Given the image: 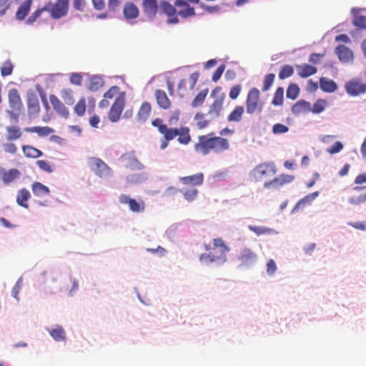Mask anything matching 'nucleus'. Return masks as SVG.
I'll return each mask as SVG.
<instances>
[{
    "instance_id": "nucleus-1",
    "label": "nucleus",
    "mask_w": 366,
    "mask_h": 366,
    "mask_svg": "<svg viewBox=\"0 0 366 366\" xmlns=\"http://www.w3.org/2000/svg\"><path fill=\"white\" fill-rule=\"evenodd\" d=\"M230 148L229 139L215 136L214 133L198 137V141L194 145V151L201 155L205 156L213 152L222 153Z\"/></svg>"
},
{
    "instance_id": "nucleus-2",
    "label": "nucleus",
    "mask_w": 366,
    "mask_h": 366,
    "mask_svg": "<svg viewBox=\"0 0 366 366\" xmlns=\"http://www.w3.org/2000/svg\"><path fill=\"white\" fill-rule=\"evenodd\" d=\"M204 248L207 252L199 256V261L202 264H224L227 262V254L230 248L222 238H214L211 243L204 244Z\"/></svg>"
},
{
    "instance_id": "nucleus-3",
    "label": "nucleus",
    "mask_w": 366,
    "mask_h": 366,
    "mask_svg": "<svg viewBox=\"0 0 366 366\" xmlns=\"http://www.w3.org/2000/svg\"><path fill=\"white\" fill-rule=\"evenodd\" d=\"M152 124L158 129L159 132L167 140H173L176 137H178V142L181 144L187 145L191 142L190 130L187 127L169 128L159 118L154 119Z\"/></svg>"
},
{
    "instance_id": "nucleus-4",
    "label": "nucleus",
    "mask_w": 366,
    "mask_h": 366,
    "mask_svg": "<svg viewBox=\"0 0 366 366\" xmlns=\"http://www.w3.org/2000/svg\"><path fill=\"white\" fill-rule=\"evenodd\" d=\"M277 172V169L273 162H264L257 165L249 173L251 179L259 182L269 178Z\"/></svg>"
},
{
    "instance_id": "nucleus-5",
    "label": "nucleus",
    "mask_w": 366,
    "mask_h": 366,
    "mask_svg": "<svg viewBox=\"0 0 366 366\" xmlns=\"http://www.w3.org/2000/svg\"><path fill=\"white\" fill-rule=\"evenodd\" d=\"M220 92L221 88L219 86L215 87L212 91L211 97H214V100L209 106L207 112V115L209 117L210 120L219 117L222 110L225 94Z\"/></svg>"
},
{
    "instance_id": "nucleus-6",
    "label": "nucleus",
    "mask_w": 366,
    "mask_h": 366,
    "mask_svg": "<svg viewBox=\"0 0 366 366\" xmlns=\"http://www.w3.org/2000/svg\"><path fill=\"white\" fill-rule=\"evenodd\" d=\"M246 111L249 114L261 113L263 109V102L260 100V92L257 88H252L246 99Z\"/></svg>"
},
{
    "instance_id": "nucleus-7",
    "label": "nucleus",
    "mask_w": 366,
    "mask_h": 366,
    "mask_svg": "<svg viewBox=\"0 0 366 366\" xmlns=\"http://www.w3.org/2000/svg\"><path fill=\"white\" fill-rule=\"evenodd\" d=\"M8 102L11 111H9V115L18 121L19 116L16 112H20L23 108V103L19 91L16 89H11L8 92Z\"/></svg>"
},
{
    "instance_id": "nucleus-8",
    "label": "nucleus",
    "mask_w": 366,
    "mask_h": 366,
    "mask_svg": "<svg viewBox=\"0 0 366 366\" xmlns=\"http://www.w3.org/2000/svg\"><path fill=\"white\" fill-rule=\"evenodd\" d=\"M69 0H56L55 3L48 2V11L53 19H59L66 15Z\"/></svg>"
},
{
    "instance_id": "nucleus-9",
    "label": "nucleus",
    "mask_w": 366,
    "mask_h": 366,
    "mask_svg": "<svg viewBox=\"0 0 366 366\" xmlns=\"http://www.w3.org/2000/svg\"><path fill=\"white\" fill-rule=\"evenodd\" d=\"M345 89L349 96H361L366 94V83L360 79L355 78L345 84Z\"/></svg>"
},
{
    "instance_id": "nucleus-10",
    "label": "nucleus",
    "mask_w": 366,
    "mask_h": 366,
    "mask_svg": "<svg viewBox=\"0 0 366 366\" xmlns=\"http://www.w3.org/2000/svg\"><path fill=\"white\" fill-rule=\"evenodd\" d=\"M256 253L247 247L239 249L237 254V260L239 262L240 267H248L257 261Z\"/></svg>"
},
{
    "instance_id": "nucleus-11",
    "label": "nucleus",
    "mask_w": 366,
    "mask_h": 366,
    "mask_svg": "<svg viewBox=\"0 0 366 366\" xmlns=\"http://www.w3.org/2000/svg\"><path fill=\"white\" fill-rule=\"evenodd\" d=\"M124 106L125 95L122 92L116 97L108 114V118L112 122H117L119 119Z\"/></svg>"
},
{
    "instance_id": "nucleus-12",
    "label": "nucleus",
    "mask_w": 366,
    "mask_h": 366,
    "mask_svg": "<svg viewBox=\"0 0 366 366\" xmlns=\"http://www.w3.org/2000/svg\"><path fill=\"white\" fill-rule=\"evenodd\" d=\"M93 172L99 178L107 179L112 175L111 168L102 159H93Z\"/></svg>"
},
{
    "instance_id": "nucleus-13",
    "label": "nucleus",
    "mask_w": 366,
    "mask_h": 366,
    "mask_svg": "<svg viewBox=\"0 0 366 366\" xmlns=\"http://www.w3.org/2000/svg\"><path fill=\"white\" fill-rule=\"evenodd\" d=\"M21 177V172L16 169L11 168L6 169L4 167H0V179H1L3 184L6 186H9L18 180Z\"/></svg>"
},
{
    "instance_id": "nucleus-14",
    "label": "nucleus",
    "mask_w": 366,
    "mask_h": 366,
    "mask_svg": "<svg viewBox=\"0 0 366 366\" xmlns=\"http://www.w3.org/2000/svg\"><path fill=\"white\" fill-rule=\"evenodd\" d=\"M26 97L29 117L34 119L39 114L41 109L39 98L33 92H28Z\"/></svg>"
},
{
    "instance_id": "nucleus-15",
    "label": "nucleus",
    "mask_w": 366,
    "mask_h": 366,
    "mask_svg": "<svg viewBox=\"0 0 366 366\" xmlns=\"http://www.w3.org/2000/svg\"><path fill=\"white\" fill-rule=\"evenodd\" d=\"M176 6L172 5L169 2L162 1L160 3V8L164 14H165L168 18L167 23L169 24H174L179 23L178 14L175 8Z\"/></svg>"
},
{
    "instance_id": "nucleus-16",
    "label": "nucleus",
    "mask_w": 366,
    "mask_h": 366,
    "mask_svg": "<svg viewBox=\"0 0 366 366\" xmlns=\"http://www.w3.org/2000/svg\"><path fill=\"white\" fill-rule=\"evenodd\" d=\"M294 176L290 174H280L270 181H267L264 183L265 189H278L285 184L290 183L293 181Z\"/></svg>"
},
{
    "instance_id": "nucleus-17",
    "label": "nucleus",
    "mask_w": 366,
    "mask_h": 366,
    "mask_svg": "<svg viewBox=\"0 0 366 366\" xmlns=\"http://www.w3.org/2000/svg\"><path fill=\"white\" fill-rule=\"evenodd\" d=\"M119 200L122 204H128L129 209L133 212L139 213L144 210V204L143 202H138L127 194H121L119 197Z\"/></svg>"
},
{
    "instance_id": "nucleus-18",
    "label": "nucleus",
    "mask_w": 366,
    "mask_h": 366,
    "mask_svg": "<svg viewBox=\"0 0 366 366\" xmlns=\"http://www.w3.org/2000/svg\"><path fill=\"white\" fill-rule=\"evenodd\" d=\"M179 182L187 187H196L201 186L204 182V174L199 172L195 174L182 177L179 178Z\"/></svg>"
},
{
    "instance_id": "nucleus-19",
    "label": "nucleus",
    "mask_w": 366,
    "mask_h": 366,
    "mask_svg": "<svg viewBox=\"0 0 366 366\" xmlns=\"http://www.w3.org/2000/svg\"><path fill=\"white\" fill-rule=\"evenodd\" d=\"M174 6L179 8L177 14L182 18H188L195 15L194 8L190 6L186 0H176Z\"/></svg>"
},
{
    "instance_id": "nucleus-20",
    "label": "nucleus",
    "mask_w": 366,
    "mask_h": 366,
    "mask_svg": "<svg viewBox=\"0 0 366 366\" xmlns=\"http://www.w3.org/2000/svg\"><path fill=\"white\" fill-rule=\"evenodd\" d=\"M142 10L150 19H154L158 11L157 0H142Z\"/></svg>"
},
{
    "instance_id": "nucleus-21",
    "label": "nucleus",
    "mask_w": 366,
    "mask_h": 366,
    "mask_svg": "<svg viewBox=\"0 0 366 366\" xmlns=\"http://www.w3.org/2000/svg\"><path fill=\"white\" fill-rule=\"evenodd\" d=\"M50 102L54 109L62 117L66 119L69 117V111L59 98L51 94L49 96Z\"/></svg>"
},
{
    "instance_id": "nucleus-22",
    "label": "nucleus",
    "mask_w": 366,
    "mask_h": 366,
    "mask_svg": "<svg viewBox=\"0 0 366 366\" xmlns=\"http://www.w3.org/2000/svg\"><path fill=\"white\" fill-rule=\"evenodd\" d=\"M124 17L129 21L137 19L139 15L138 6L132 2H127L124 4L123 9Z\"/></svg>"
},
{
    "instance_id": "nucleus-23",
    "label": "nucleus",
    "mask_w": 366,
    "mask_h": 366,
    "mask_svg": "<svg viewBox=\"0 0 366 366\" xmlns=\"http://www.w3.org/2000/svg\"><path fill=\"white\" fill-rule=\"evenodd\" d=\"M6 139L8 142H14L21 138L23 131L19 126L11 125L6 127Z\"/></svg>"
},
{
    "instance_id": "nucleus-24",
    "label": "nucleus",
    "mask_w": 366,
    "mask_h": 366,
    "mask_svg": "<svg viewBox=\"0 0 366 366\" xmlns=\"http://www.w3.org/2000/svg\"><path fill=\"white\" fill-rule=\"evenodd\" d=\"M154 95L159 107L163 109H169L171 107L172 102L164 90L157 89Z\"/></svg>"
},
{
    "instance_id": "nucleus-25",
    "label": "nucleus",
    "mask_w": 366,
    "mask_h": 366,
    "mask_svg": "<svg viewBox=\"0 0 366 366\" xmlns=\"http://www.w3.org/2000/svg\"><path fill=\"white\" fill-rule=\"evenodd\" d=\"M31 5L32 0H25L22 4H21L16 11V19L19 21L25 19L30 11Z\"/></svg>"
},
{
    "instance_id": "nucleus-26",
    "label": "nucleus",
    "mask_w": 366,
    "mask_h": 366,
    "mask_svg": "<svg viewBox=\"0 0 366 366\" xmlns=\"http://www.w3.org/2000/svg\"><path fill=\"white\" fill-rule=\"evenodd\" d=\"M30 198V192L26 188L19 189L16 193V203L24 209L29 208L28 201Z\"/></svg>"
},
{
    "instance_id": "nucleus-27",
    "label": "nucleus",
    "mask_w": 366,
    "mask_h": 366,
    "mask_svg": "<svg viewBox=\"0 0 366 366\" xmlns=\"http://www.w3.org/2000/svg\"><path fill=\"white\" fill-rule=\"evenodd\" d=\"M335 53L342 61L348 62L353 59L352 51L345 45H339L335 49Z\"/></svg>"
},
{
    "instance_id": "nucleus-28",
    "label": "nucleus",
    "mask_w": 366,
    "mask_h": 366,
    "mask_svg": "<svg viewBox=\"0 0 366 366\" xmlns=\"http://www.w3.org/2000/svg\"><path fill=\"white\" fill-rule=\"evenodd\" d=\"M298 75L302 78H307L316 74L317 69L315 66H311L307 64L296 66Z\"/></svg>"
},
{
    "instance_id": "nucleus-29",
    "label": "nucleus",
    "mask_w": 366,
    "mask_h": 366,
    "mask_svg": "<svg viewBox=\"0 0 366 366\" xmlns=\"http://www.w3.org/2000/svg\"><path fill=\"white\" fill-rule=\"evenodd\" d=\"M320 87L323 92L327 93L335 92L338 88L337 84L333 80L326 77L320 79Z\"/></svg>"
},
{
    "instance_id": "nucleus-30",
    "label": "nucleus",
    "mask_w": 366,
    "mask_h": 366,
    "mask_svg": "<svg viewBox=\"0 0 366 366\" xmlns=\"http://www.w3.org/2000/svg\"><path fill=\"white\" fill-rule=\"evenodd\" d=\"M31 190L34 195L39 197L49 195L50 193L49 187L39 182H34L31 184Z\"/></svg>"
},
{
    "instance_id": "nucleus-31",
    "label": "nucleus",
    "mask_w": 366,
    "mask_h": 366,
    "mask_svg": "<svg viewBox=\"0 0 366 366\" xmlns=\"http://www.w3.org/2000/svg\"><path fill=\"white\" fill-rule=\"evenodd\" d=\"M311 104L310 102L305 100H300L297 102L292 107V112L295 114H300L301 113H307L310 112Z\"/></svg>"
},
{
    "instance_id": "nucleus-32",
    "label": "nucleus",
    "mask_w": 366,
    "mask_h": 366,
    "mask_svg": "<svg viewBox=\"0 0 366 366\" xmlns=\"http://www.w3.org/2000/svg\"><path fill=\"white\" fill-rule=\"evenodd\" d=\"M24 130L26 132L36 133L39 137H46L54 132V129L49 127H26Z\"/></svg>"
},
{
    "instance_id": "nucleus-33",
    "label": "nucleus",
    "mask_w": 366,
    "mask_h": 366,
    "mask_svg": "<svg viewBox=\"0 0 366 366\" xmlns=\"http://www.w3.org/2000/svg\"><path fill=\"white\" fill-rule=\"evenodd\" d=\"M78 287V282L76 279L71 276L66 277L64 279L61 286V290L68 291L69 295H71Z\"/></svg>"
},
{
    "instance_id": "nucleus-34",
    "label": "nucleus",
    "mask_w": 366,
    "mask_h": 366,
    "mask_svg": "<svg viewBox=\"0 0 366 366\" xmlns=\"http://www.w3.org/2000/svg\"><path fill=\"white\" fill-rule=\"evenodd\" d=\"M244 113V107L242 106H237L228 115L227 121L229 122H239L242 119Z\"/></svg>"
},
{
    "instance_id": "nucleus-35",
    "label": "nucleus",
    "mask_w": 366,
    "mask_h": 366,
    "mask_svg": "<svg viewBox=\"0 0 366 366\" xmlns=\"http://www.w3.org/2000/svg\"><path fill=\"white\" fill-rule=\"evenodd\" d=\"M22 151L24 154L28 158L36 159L41 157L43 154L41 151L31 145H24Z\"/></svg>"
},
{
    "instance_id": "nucleus-36",
    "label": "nucleus",
    "mask_w": 366,
    "mask_h": 366,
    "mask_svg": "<svg viewBox=\"0 0 366 366\" xmlns=\"http://www.w3.org/2000/svg\"><path fill=\"white\" fill-rule=\"evenodd\" d=\"M184 199L188 202L194 201L199 194V191L196 187H188L180 190Z\"/></svg>"
},
{
    "instance_id": "nucleus-37",
    "label": "nucleus",
    "mask_w": 366,
    "mask_h": 366,
    "mask_svg": "<svg viewBox=\"0 0 366 366\" xmlns=\"http://www.w3.org/2000/svg\"><path fill=\"white\" fill-rule=\"evenodd\" d=\"M49 332L55 341L59 342L66 340L65 331L60 325H56L54 328L49 330Z\"/></svg>"
},
{
    "instance_id": "nucleus-38",
    "label": "nucleus",
    "mask_w": 366,
    "mask_h": 366,
    "mask_svg": "<svg viewBox=\"0 0 366 366\" xmlns=\"http://www.w3.org/2000/svg\"><path fill=\"white\" fill-rule=\"evenodd\" d=\"M152 112L151 105L149 103L143 102L138 112V118L140 120L145 121L149 117Z\"/></svg>"
},
{
    "instance_id": "nucleus-39",
    "label": "nucleus",
    "mask_w": 366,
    "mask_h": 366,
    "mask_svg": "<svg viewBox=\"0 0 366 366\" xmlns=\"http://www.w3.org/2000/svg\"><path fill=\"white\" fill-rule=\"evenodd\" d=\"M248 229L253 232L256 235L260 236L263 234H270L274 232V229L266 227H259L254 225H249Z\"/></svg>"
},
{
    "instance_id": "nucleus-40",
    "label": "nucleus",
    "mask_w": 366,
    "mask_h": 366,
    "mask_svg": "<svg viewBox=\"0 0 366 366\" xmlns=\"http://www.w3.org/2000/svg\"><path fill=\"white\" fill-rule=\"evenodd\" d=\"M194 121L196 122L197 127L199 129H203L207 127L209 124V120H207L204 117V114L198 112L194 116Z\"/></svg>"
},
{
    "instance_id": "nucleus-41",
    "label": "nucleus",
    "mask_w": 366,
    "mask_h": 366,
    "mask_svg": "<svg viewBox=\"0 0 366 366\" xmlns=\"http://www.w3.org/2000/svg\"><path fill=\"white\" fill-rule=\"evenodd\" d=\"M44 11H48V6L46 4L42 8H39L35 10L27 19L26 24L29 25L33 24L36 19L41 15Z\"/></svg>"
},
{
    "instance_id": "nucleus-42",
    "label": "nucleus",
    "mask_w": 366,
    "mask_h": 366,
    "mask_svg": "<svg viewBox=\"0 0 366 366\" xmlns=\"http://www.w3.org/2000/svg\"><path fill=\"white\" fill-rule=\"evenodd\" d=\"M208 94V89L202 90L192 100L191 106L192 107H197L201 106L205 100Z\"/></svg>"
},
{
    "instance_id": "nucleus-43",
    "label": "nucleus",
    "mask_w": 366,
    "mask_h": 366,
    "mask_svg": "<svg viewBox=\"0 0 366 366\" xmlns=\"http://www.w3.org/2000/svg\"><path fill=\"white\" fill-rule=\"evenodd\" d=\"M300 94V88L296 84H290L287 87L286 95L288 99L295 100L296 99Z\"/></svg>"
},
{
    "instance_id": "nucleus-44",
    "label": "nucleus",
    "mask_w": 366,
    "mask_h": 366,
    "mask_svg": "<svg viewBox=\"0 0 366 366\" xmlns=\"http://www.w3.org/2000/svg\"><path fill=\"white\" fill-rule=\"evenodd\" d=\"M284 100V89L282 87H278L274 93V97L272 101V104L274 106H281L283 104Z\"/></svg>"
},
{
    "instance_id": "nucleus-45",
    "label": "nucleus",
    "mask_w": 366,
    "mask_h": 366,
    "mask_svg": "<svg viewBox=\"0 0 366 366\" xmlns=\"http://www.w3.org/2000/svg\"><path fill=\"white\" fill-rule=\"evenodd\" d=\"M293 67L291 65L286 64L281 68L279 72V78L280 79H287L291 76L293 74Z\"/></svg>"
},
{
    "instance_id": "nucleus-46",
    "label": "nucleus",
    "mask_w": 366,
    "mask_h": 366,
    "mask_svg": "<svg viewBox=\"0 0 366 366\" xmlns=\"http://www.w3.org/2000/svg\"><path fill=\"white\" fill-rule=\"evenodd\" d=\"M327 104L325 100L320 99L315 102L310 111L314 114H320L325 110Z\"/></svg>"
},
{
    "instance_id": "nucleus-47",
    "label": "nucleus",
    "mask_w": 366,
    "mask_h": 366,
    "mask_svg": "<svg viewBox=\"0 0 366 366\" xmlns=\"http://www.w3.org/2000/svg\"><path fill=\"white\" fill-rule=\"evenodd\" d=\"M14 66L10 60L6 61L1 67V74L3 76L11 75Z\"/></svg>"
},
{
    "instance_id": "nucleus-48",
    "label": "nucleus",
    "mask_w": 366,
    "mask_h": 366,
    "mask_svg": "<svg viewBox=\"0 0 366 366\" xmlns=\"http://www.w3.org/2000/svg\"><path fill=\"white\" fill-rule=\"evenodd\" d=\"M352 24L358 29H366V16L363 15L356 16Z\"/></svg>"
},
{
    "instance_id": "nucleus-49",
    "label": "nucleus",
    "mask_w": 366,
    "mask_h": 366,
    "mask_svg": "<svg viewBox=\"0 0 366 366\" xmlns=\"http://www.w3.org/2000/svg\"><path fill=\"white\" fill-rule=\"evenodd\" d=\"M275 75L272 73L266 75L264 79L262 91L266 92L270 89L274 81Z\"/></svg>"
},
{
    "instance_id": "nucleus-50",
    "label": "nucleus",
    "mask_w": 366,
    "mask_h": 366,
    "mask_svg": "<svg viewBox=\"0 0 366 366\" xmlns=\"http://www.w3.org/2000/svg\"><path fill=\"white\" fill-rule=\"evenodd\" d=\"M86 111V102L84 98L81 99L74 107V112L78 116H83Z\"/></svg>"
},
{
    "instance_id": "nucleus-51",
    "label": "nucleus",
    "mask_w": 366,
    "mask_h": 366,
    "mask_svg": "<svg viewBox=\"0 0 366 366\" xmlns=\"http://www.w3.org/2000/svg\"><path fill=\"white\" fill-rule=\"evenodd\" d=\"M61 95L66 104L71 105L74 103L71 90L67 89H63L61 92Z\"/></svg>"
},
{
    "instance_id": "nucleus-52",
    "label": "nucleus",
    "mask_w": 366,
    "mask_h": 366,
    "mask_svg": "<svg viewBox=\"0 0 366 366\" xmlns=\"http://www.w3.org/2000/svg\"><path fill=\"white\" fill-rule=\"evenodd\" d=\"M289 131V127L285 124L277 123L272 127V132L274 134H285Z\"/></svg>"
},
{
    "instance_id": "nucleus-53",
    "label": "nucleus",
    "mask_w": 366,
    "mask_h": 366,
    "mask_svg": "<svg viewBox=\"0 0 366 366\" xmlns=\"http://www.w3.org/2000/svg\"><path fill=\"white\" fill-rule=\"evenodd\" d=\"M348 202L351 204L359 205L366 202V192L361 194L357 197H351L348 199Z\"/></svg>"
},
{
    "instance_id": "nucleus-54",
    "label": "nucleus",
    "mask_w": 366,
    "mask_h": 366,
    "mask_svg": "<svg viewBox=\"0 0 366 366\" xmlns=\"http://www.w3.org/2000/svg\"><path fill=\"white\" fill-rule=\"evenodd\" d=\"M119 88L117 86H112L107 92H106L104 94V98L107 99H113L116 95H119Z\"/></svg>"
},
{
    "instance_id": "nucleus-55",
    "label": "nucleus",
    "mask_w": 366,
    "mask_h": 366,
    "mask_svg": "<svg viewBox=\"0 0 366 366\" xmlns=\"http://www.w3.org/2000/svg\"><path fill=\"white\" fill-rule=\"evenodd\" d=\"M36 164L41 170L46 172L51 173L53 171L51 165L46 160H38Z\"/></svg>"
},
{
    "instance_id": "nucleus-56",
    "label": "nucleus",
    "mask_w": 366,
    "mask_h": 366,
    "mask_svg": "<svg viewBox=\"0 0 366 366\" xmlns=\"http://www.w3.org/2000/svg\"><path fill=\"white\" fill-rule=\"evenodd\" d=\"M4 151L6 153L14 154L17 151V147L13 142H9L3 146Z\"/></svg>"
},
{
    "instance_id": "nucleus-57",
    "label": "nucleus",
    "mask_w": 366,
    "mask_h": 366,
    "mask_svg": "<svg viewBox=\"0 0 366 366\" xmlns=\"http://www.w3.org/2000/svg\"><path fill=\"white\" fill-rule=\"evenodd\" d=\"M277 269L275 262L273 259H269L267 262V273L272 276Z\"/></svg>"
},
{
    "instance_id": "nucleus-58",
    "label": "nucleus",
    "mask_w": 366,
    "mask_h": 366,
    "mask_svg": "<svg viewBox=\"0 0 366 366\" xmlns=\"http://www.w3.org/2000/svg\"><path fill=\"white\" fill-rule=\"evenodd\" d=\"M343 148L340 142H336L332 147L327 149V152L331 154L340 152Z\"/></svg>"
},
{
    "instance_id": "nucleus-59",
    "label": "nucleus",
    "mask_w": 366,
    "mask_h": 366,
    "mask_svg": "<svg viewBox=\"0 0 366 366\" xmlns=\"http://www.w3.org/2000/svg\"><path fill=\"white\" fill-rule=\"evenodd\" d=\"M129 166L133 169L141 170L144 169V165L134 157H129Z\"/></svg>"
},
{
    "instance_id": "nucleus-60",
    "label": "nucleus",
    "mask_w": 366,
    "mask_h": 366,
    "mask_svg": "<svg viewBox=\"0 0 366 366\" xmlns=\"http://www.w3.org/2000/svg\"><path fill=\"white\" fill-rule=\"evenodd\" d=\"M224 65L222 64L215 70L212 77L213 81H217L220 79L224 71Z\"/></svg>"
},
{
    "instance_id": "nucleus-61",
    "label": "nucleus",
    "mask_w": 366,
    "mask_h": 366,
    "mask_svg": "<svg viewBox=\"0 0 366 366\" xmlns=\"http://www.w3.org/2000/svg\"><path fill=\"white\" fill-rule=\"evenodd\" d=\"M241 92V86L235 85L232 86L229 91V96L232 99H236L239 95Z\"/></svg>"
},
{
    "instance_id": "nucleus-62",
    "label": "nucleus",
    "mask_w": 366,
    "mask_h": 366,
    "mask_svg": "<svg viewBox=\"0 0 366 366\" xmlns=\"http://www.w3.org/2000/svg\"><path fill=\"white\" fill-rule=\"evenodd\" d=\"M104 81L101 76L93 75V90H97L103 86Z\"/></svg>"
},
{
    "instance_id": "nucleus-63",
    "label": "nucleus",
    "mask_w": 366,
    "mask_h": 366,
    "mask_svg": "<svg viewBox=\"0 0 366 366\" xmlns=\"http://www.w3.org/2000/svg\"><path fill=\"white\" fill-rule=\"evenodd\" d=\"M186 85H187V81L186 79H182L179 84H178V86H177V91H178V93H179V95L181 97H183L185 94V92H186Z\"/></svg>"
},
{
    "instance_id": "nucleus-64",
    "label": "nucleus",
    "mask_w": 366,
    "mask_h": 366,
    "mask_svg": "<svg viewBox=\"0 0 366 366\" xmlns=\"http://www.w3.org/2000/svg\"><path fill=\"white\" fill-rule=\"evenodd\" d=\"M11 0H0V15H4L10 7Z\"/></svg>"
}]
</instances>
